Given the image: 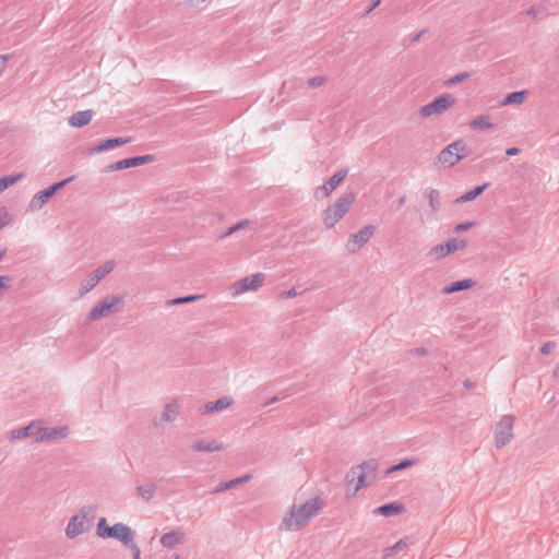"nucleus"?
Returning a JSON list of instances; mask_svg holds the SVG:
<instances>
[{"label":"nucleus","instance_id":"obj_60","mask_svg":"<svg viewBox=\"0 0 559 559\" xmlns=\"http://www.w3.org/2000/svg\"><path fill=\"white\" fill-rule=\"evenodd\" d=\"M277 400H278L277 396H273L272 399H270L269 401H266L264 403V406H269V405L275 403Z\"/></svg>","mask_w":559,"mask_h":559},{"label":"nucleus","instance_id":"obj_57","mask_svg":"<svg viewBox=\"0 0 559 559\" xmlns=\"http://www.w3.org/2000/svg\"><path fill=\"white\" fill-rule=\"evenodd\" d=\"M415 355H418V356H423V355H426L427 353V349L424 348V347H417L415 349L412 350Z\"/></svg>","mask_w":559,"mask_h":559},{"label":"nucleus","instance_id":"obj_22","mask_svg":"<svg viewBox=\"0 0 559 559\" xmlns=\"http://www.w3.org/2000/svg\"><path fill=\"white\" fill-rule=\"evenodd\" d=\"M476 285V282L472 278H464L460 281L452 282L450 285L445 286L441 293L444 295L454 294L457 292L466 290Z\"/></svg>","mask_w":559,"mask_h":559},{"label":"nucleus","instance_id":"obj_62","mask_svg":"<svg viewBox=\"0 0 559 559\" xmlns=\"http://www.w3.org/2000/svg\"><path fill=\"white\" fill-rule=\"evenodd\" d=\"M4 255H5V250L0 251V261L4 258Z\"/></svg>","mask_w":559,"mask_h":559},{"label":"nucleus","instance_id":"obj_17","mask_svg":"<svg viewBox=\"0 0 559 559\" xmlns=\"http://www.w3.org/2000/svg\"><path fill=\"white\" fill-rule=\"evenodd\" d=\"M191 450L195 452H215L224 451L225 447L217 440L207 441L205 439L197 440L192 445Z\"/></svg>","mask_w":559,"mask_h":559},{"label":"nucleus","instance_id":"obj_36","mask_svg":"<svg viewBox=\"0 0 559 559\" xmlns=\"http://www.w3.org/2000/svg\"><path fill=\"white\" fill-rule=\"evenodd\" d=\"M471 78V74L466 71L464 72H460L453 76H451L450 79H448L445 82H444V86L445 87H452L456 84H460L464 81H466L467 79Z\"/></svg>","mask_w":559,"mask_h":559},{"label":"nucleus","instance_id":"obj_37","mask_svg":"<svg viewBox=\"0 0 559 559\" xmlns=\"http://www.w3.org/2000/svg\"><path fill=\"white\" fill-rule=\"evenodd\" d=\"M429 205L435 212L439 211L441 207L440 193L436 189H432L429 192Z\"/></svg>","mask_w":559,"mask_h":559},{"label":"nucleus","instance_id":"obj_38","mask_svg":"<svg viewBox=\"0 0 559 559\" xmlns=\"http://www.w3.org/2000/svg\"><path fill=\"white\" fill-rule=\"evenodd\" d=\"M13 219V216L9 214L7 207H0V230L9 225Z\"/></svg>","mask_w":559,"mask_h":559},{"label":"nucleus","instance_id":"obj_61","mask_svg":"<svg viewBox=\"0 0 559 559\" xmlns=\"http://www.w3.org/2000/svg\"><path fill=\"white\" fill-rule=\"evenodd\" d=\"M554 374L559 378V366L554 370Z\"/></svg>","mask_w":559,"mask_h":559},{"label":"nucleus","instance_id":"obj_51","mask_svg":"<svg viewBox=\"0 0 559 559\" xmlns=\"http://www.w3.org/2000/svg\"><path fill=\"white\" fill-rule=\"evenodd\" d=\"M11 55H0V72L4 71L8 61L11 59Z\"/></svg>","mask_w":559,"mask_h":559},{"label":"nucleus","instance_id":"obj_18","mask_svg":"<svg viewBox=\"0 0 559 559\" xmlns=\"http://www.w3.org/2000/svg\"><path fill=\"white\" fill-rule=\"evenodd\" d=\"M155 160V156L152 154L147 155H141V156H133L128 157L124 159L118 160V166L121 167V169H127L131 167H138L144 164H148Z\"/></svg>","mask_w":559,"mask_h":559},{"label":"nucleus","instance_id":"obj_30","mask_svg":"<svg viewBox=\"0 0 559 559\" xmlns=\"http://www.w3.org/2000/svg\"><path fill=\"white\" fill-rule=\"evenodd\" d=\"M445 251L450 253L455 252L456 250H462L468 247V240L466 239H457L450 238L444 242Z\"/></svg>","mask_w":559,"mask_h":559},{"label":"nucleus","instance_id":"obj_8","mask_svg":"<svg viewBox=\"0 0 559 559\" xmlns=\"http://www.w3.org/2000/svg\"><path fill=\"white\" fill-rule=\"evenodd\" d=\"M514 417L504 415L495 427V442L497 449L507 445L513 438Z\"/></svg>","mask_w":559,"mask_h":559},{"label":"nucleus","instance_id":"obj_29","mask_svg":"<svg viewBox=\"0 0 559 559\" xmlns=\"http://www.w3.org/2000/svg\"><path fill=\"white\" fill-rule=\"evenodd\" d=\"M251 478V475L247 474L241 477L234 478L231 480L219 483L215 489L213 490V493H219L227 489L235 488L236 486L247 483Z\"/></svg>","mask_w":559,"mask_h":559},{"label":"nucleus","instance_id":"obj_58","mask_svg":"<svg viewBox=\"0 0 559 559\" xmlns=\"http://www.w3.org/2000/svg\"><path fill=\"white\" fill-rule=\"evenodd\" d=\"M397 471H401V469L399 468V464H394V465H391V466L388 468L386 473H388V474H391V473H393V472H397Z\"/></svg>","mask_w":559,"mask_h":559},{"label":"nucleus","instance_id":"obj_7","mask_svg":"<svg viewBox=\"0 0 559 559\" xmlns=\"http://www.w3.org/2000/svg\"><path fill=\"white\" fill-rule=\"evenodd\" d=\"M94 512L91 506L83 507L76 514H74L66 528L68 538H74L80 534H83L90 530V523L86 521V516Z\"/></svg>","mask_w":559,"mask_h":559},{"label":"nucleus","instance_id":"obj_16","mask_svg":"<svg viewBox=\"0 0 559 559\" xmlns=\"http://www.w3.org/2000/svg\"><path fill=\"white\" fill-rule=\"evenodd\" d=\"M297 507L302 512V515L306 516V520L309 521L320 512L323 507V500L320 497H316Z\"/></svg>","mask_w":559,"mask_h":559},{"label":"nucleus","instance_id":"obj_3","mask_svg":"<svg viewBox=\"0 0 559 559\" xmlns=\"http://www.w3.org/2000/svg\"><path fill=\"white\" fill-rule=\"evenodd\" d=\"M355 193H344L332 205H329L323 211L322 219L326 229L334 227V225L344 217L355 202Z\"/></svg>","mask_w":559,"mask_h":559},{"label":"nucleus","instance_id":"obj_24","mask_svg":"<svg viewBox=\"0 0 559 559\" xmlns=\"http://www.w3.org/2000/svg\"><path fill=\"white\" fill-rule=\"evenodd\" d=\"M53 197L49 187L37 192L29 202V209L36 211L41 209Z\"/></svg>","mask_w":559,"mask_h":559},{"label":"nucleus","instance_id":"obj_34","mask_svg":"<svg viewBox=\"0 0 559 559\" xmlns=\"http://www.w3.org/2000/svg\"><path fill=\"white\" fill-rule=\"evenodd\" d=\"M201 297H202L201 295H188V296L177 297L174 299H168L166 301V306L185 305V304L195 301V300L200 299Z\"/></svg>","mask_w":559,"mask_h":559},{"label":"nucleus","instance_id":"obj_48","mask_svg":"<svg viewBox=\"0 0 559 559\" xmlns=\"http://www.w3.org/2000/svg\"><path fill=\"white\" fill-rule=\"evenodd\" d=\"M556 347V344L554 342H546L542 348H540V353L543 355H548L550 354Z\"/></svg>","mask_w":559,"mask_h":559},{"label":"nucleus","instance_id":"obj_49","mask_svg":"<svg viewBox=\"0 0 559 559\" xmlns=\"http://www.w3.org/2000/svg\"><path fill=\"white\" fill-rule=\"evenodd\" d=\"M298 295L296 288H290L288 290H284L280 294V298L282 299H286V298H293V297H296Z\"/></svg>","mask_w":559,"mask_h":559},{"label":"nucleus","instance_id":"obj_41","mask_svg":"<svg viewBox=\"0 0 559 559\" xmlns=\"http://www.w3.org/2000/svg\"><path fill=\"white\" fill-rule=\"evenodd\" d=\"M430 254L435 255L437 259H441V258L447 257L449 254V252L445 251V247H444V242H443V243H439V245L435 246L430 250Z\"/></svg>","mask_w":559,"mask_h":559},{"label":"nucleus","instance_id":"obj_47","mask_svg":"<svg viewBox=\"0 0 559 559\" xmlns=\"http://www.w3.org/2000/svg\"><path fill=\"white\" fill-rule=\"evenodd\" d=\"M127 548H129L132 551L133 559H142L141 558V549L134 542H132L129 546H127Z\"/></svg>","mask_w":559,"mask_h":559},{"label":"nucleus","instance_id":"obj_45","mask_svg":"<svg viewBox=\"0 0 559 559\" xmlns=\"http://www.w3.org/2000/svg\"><path fill=\"white\" fill-rule=\"evenodd\" d=\"M475 225L474 222H462L454 227L456 233H462L471 229Z\"/></svg>","mask_w":559,"mask_h":559},{"label":"nucleus","instance_id":"obj_35","mask_svg":"<svg viewBox=\"0 0 559 559\" xmlns=\"http://www.w3.org/2000/svg\"><path fill=\"white\" fill-rule=\"evenodd\" d=\"M406 546H407L406 538H402L399 542H396L393 546L386 547L384 549V557H391V556L397 555Z\"/></svg>","mask_w":559,"mask_h":559},{"label":"nucleus","instance_id":"obj_42","mask_svg":"<svg viewBox=\"0 0 559 559\" xmlns=\"http://www.w3.org/2000/svg\"><path fill=\"white\" fill-rule=\"evenodd\" d=\"M325 81H326L325 76H313L307 81V84L310 87H318V86H321Z\"/></svg>","mask_w":559,"mask_h":559},{"label":"nucleus","instance_id":"obj_14","mask_svg":"<svg viewBox=\"0 0 559 559\" xmlns=\"http://www.w3.org/2000/svg\"><path fill=\"white\" fill-rule=\"evenodd\" d=\"M265 280L263 273H255L250 276H246L234 284L235 294H241L247 290H257L262 286Z\"/></svg>","mask_w":559,"mask_h":559},{"label":"nucleus","instance_id":"obj_15","mask_svg":"<svg viewBox=\"0 0 559 559\" xmlns=\"http://www.w3.org/2000/svg\"><path fill=\"white\" fill-rule=\"evenodd\" d=\"M132 141L131 136H117V138H110L100 141L98 144L90 148V153H100L104 151L112 150L119 146H122L124 144H128Z\"/></svg>","mask_w":559,"mask_h":559},{"label":"nucleus","instance_id":"obj_55","mask_svg":"<svg viewBox=\"0 0 559 559\" xmlns=\"http://www.w3.org/2000/svg\"><path fill=\"white\" fill-rule=\"evenodd\" d=\"M426 32L427 29H421L420 32L415 34L411 39V44L418 41Z\"/></svg>","mask_w":559,"mask_h":559},{"label":"nucleus","instance_id":"obj_26","mask_svg":"<svg viewBox=\"0 0 559 559\" xmlns=\"http://www.w3.org/2000/svg\"><path fill=\"white\" fill-rule=\"evenodd\" d=\"M490 186V182H485L480 186H476L472 190L465 192L461 197H459L455 202L456 203H466L475 200L477 197H479L488 187Z\"/></svg>","mask_w":559,"mask_h":559},{"label":"nucleus","instance_id":"obj_28","mask_svg":"<svg viewBox=\"0 0 559 559\" xmlns=\"http://www.w3.org/2000/svg\"><path fill=\"white\" fill-rule=\"evenodd\" d=\"M179 413L180 405L176 401L169 402L164 406L162 419L167 423L174 421L179 415Z\"/></svg>","mask_w":559,"mask_h":559},{"label":"nucleus","instance_id":"obj_10","mask_svg":"<svg viewBox=\"0 0 559 559\" xmlns=\"http://www.w3.org/2000/svg\"><path fill=\"white\" fill-rule=\"evenodd\" d=\"M307 522L306 516L302 515L299 508L296 504H293L284 515L280 530L296 532L299 531Z\"/></svg>","mask_w":559,"mask_h":559},{"label":"nucleus","instance_id":"obj_19","mask_svg":"<svg viewBox=\"0 0 559 559\" xmlns=\"http://www.w3.org/2000/svg\"><path fill=\"white\" fill-rule=\"evenodd\" d=\"M405 511L404 504L393 501L390 503L382 504L373 510L374 514H380L382 516L389 518L393 515L401 514Z\"/></svg>","mask_w":559,"mask_h":559},{"label":"nucleus","instance_id":"obj_12","mask_svg":"<svg viewBox=\"0 0 559 559\" xmlns=\"http://www.w3.org/2000/svg\"><path fill=\"white\" fill-rule=\"evenodd\" d=\"M348 174L347 168H341L333 176H331L322 186L318 187L314 190L316 199L326 198L330 193H332L346 178Z\"/></svg>","mask_w":559,"mask_h":559},{"label":"nucleus","instance_id":"obj_44","mask_svg":"<svg viewBox=\"0 0 559 559\" xmlns=\"http://www.w3.org/2000/svg\"><path fill=\"white\" fill-rule=\"evenodd\" d=\"M540 11H545V9L540 5H533L528 8L524 13L531 19L535 20Z\"/></svg>","mask_w":559,"mask_h":559},{"label":"nucleus","instance_id":"obj_23","mask_svg":"<svg viewBox=\"0 0 559 559\" xmlns=\"http://www.w3.org/2000/svg\"><path fill=\"white\" fill-rule=\"evenodd\" d=\"M37 427H38L37 421H32L27 426H24V427H21V428H17V429H13V430L10 431L9 439L11 441H14V440H17V439L36 436V428Z\"/></svg>","mask_w":559,"mask_h":559},{"label":"nucleus","instance_id":"obj_50","mask_svg":"<svg viewBox=\"0 0 559 559\" xmlns=\"http://www.w3.org/2000/svg\"><path fill=\"white\" fill-rule=\"evenodd\" d=\"M381 4V0H372L370 5L367 8L362 16L369 15L373 10H376Z\"/></svg>","mask_w":559,"mask_h":559},{"label":"nucleus","instance_id":"obj_54","mask_svg":"<svg viewBox=\"0 0 559 559\" xmlns=\"http://www.w3.org/2000/svg\"><path fill=\"white\" fill-rule=\"evenodd\" d=\"M117 170H122V169H121V167H119V166H118V162L112 163V164L108 165V166L105 168V171H106V173L117 171Z\"/></svg>","mask_w":559,"mask_h":559},{"label":"nucleus","instance_id":"obj_20","mask_svg":"<svg viewBox=\"0 0 559 559\" xmlns=\"http://www.w3.org/2000/svg\"><path fill=\"white\" fill-rule=\"evenodd\" d=\"M185 540V534L180 531H170L162 535L160 544L169 549H174L176 546L182 544Z\"/></svg>","mask_w":559,"mask_h":559},{"label":"nucleus","instance_id":"obj_43","mask_svg":"<svg viewBox=\"0 0 559 559\" xmlns=\"http://www.w3.org/2000/svg\"><path fill=\"white\" fill-rule=\"evenodd\" d=\"M13 278L9 275H0V292L11 287Z\"/></svg>","mask_w":559,"mask_h":559},{"label":"nucleus","instance_id":"obj_32","mask_svg":"<svg viewBox=\"0 0 559 559\" xmlns=\"http://www.w3.org/2000/svg\"><path fill=\"white\" fill-rule=\"evenodd\" d=\"M155 489L156 487L154 484H146L143 486H138L136 492L142 497L144 501L148 502L154 498Z\"/></svg>","mask_w":559,"mask_h":559},{"label":"nucleus","instance_id":"obj_40","mask_svg":"<svg viewBox=\"0 0 559 559\" xmlns=\"http://www.w3.org/2000/svg\"><path fill=\"white\" fill-rule=\"evenodd\" d=\"M74 179V176L68 177L61 181L55 182L49 186L52 194L55 195L59 190L63 189L68 183H70Z\"/></svg>","mask_w":559,"mask_h":559},{"label":"nucleus","instance_id":"obj_56","mask_svg":"<svg viewBox=\"0 0 559 559\" xmlns=\"http://www.w3.org/2000/svg\"><path fill=\"white\" fill-rule=\"evenodd\" d=\"M463 386L466 389V390H469V389H473L475 386V382H473L472 380L469 379H465L463 381Z\"/></svg>","mask_w":559,"mask_h":559},{"label":"nucleus","instance_id":"obj_31","mask_svg":"<svg viewBox=\"0 0 559 559\" xmlns=\"http://www.w3.org/2000/svg\"><path fill=\"white\" fill-rule=\"evenodd\" d=\"M489 115H480L476 117L469 123L471 128L474 130H487L493 128V124L489 121Z\"/></svg>","mask_w":559,"mask_h":559},{"label":"nucleus","instance_id":"obj_52","mask_svg":"<svg viewBox=\"0 0 559 559\" xmlns=\"http://www.w3.org/2000/svg\"><path fill=\"white\" fill-rule=\"evenodd\" d=\"M206 0H187V4L191 8H200Z\"/></svg>","mask_w":559,"mask_h":559},{"label":"nucleus","instance_id":"obj_1","mask_svg":"<svg viewBox=\"0 0 559 559\" xmlns=\"http://www.w3.org/2000/svg\"><path fill=\"white\" fill-rule=\"evenodd\" d=\"M378 461L370 459L361 464L353 466L346 475L347 486L356 483L353 495L368 486L377 477Z\"/></svg>","mask_w":559,"mask_h":559},{"label":"nucleus","instance_id":"obj_39","mask_svg":"<svg viewBox=\"0 0 559 559\" xmlns=\"http://www.w3.org/2000/svg\"><path fill=\"white\" fill-rule=\"evenodd\" d=\"M249 224V221L248 219H242L240 222H238L237 224L233 225L231 227H229L223 235H222V238H225L227 236H230L233 235L234 233L242 229L245 226H247Z\"/></svg>","mask_w":559,"mask_h":559},{"label":"nucleus","instance_id":"obj_46","mask_svg":"<svg viewBox=\"0 0 559 559\" xmlns=\"http://www.w3.org/2000/svg\"><path fill=\"white\" fill-rule=\"evenodd\" d=\"M416 462H417V460H415V459H404L401 462H399L397 464H399V468L402 471V469H405L407 467L415 465Z\"/></svg>","mask_w":559,"mask_h":559},{"label":"nucleus","instance_id":"obj_4","mask_svg":"<svg viewBox=\"0 0 559 559\" xmlns=\"http://www.w3.org/2000/svg\"><path fill=\"white\" fill-rule=\"evenodd\" d=\"M126 295H107L103 300L97 302L87 316L88 321H96L109 314L118 312L119 306L124 302Z\"/></svg>","mask_w":559,"mask_h":559},{"label":"nucleus","instance_id":"obj_27","mask_svg":"<svg viewBox=\"0 0 559 559\" xmlns=\"http://www.w3.org/2000/svg\"><path fill=\"white\" fill-rule=\"evenodd\" d=\"M527 96H528L527 90L515 91V92L509 93L502 99L501 106H508V105H513V104L520 105L526 99Z\"/></svg>","mask_w":559,"mask_h":559},{"label":"nucleus","instance_id":"obj_33","mask_svg":"<svg viewBox=\"0 0 559 559\" xmlns=\"http://www.w3.org/2000/svg\"><path fill=\"white\" fill-rule=\"evenodd\" d=\"M24 174L7 175L0 178V193L23 178Z\"/></svg>","mask_w":559,"mask_h":559},{"label":"nucleus","instance_id":"obj_9","mask_svg":"<svg viewBox=\"0 0 559 559\" xmlns=\"http://www.w3.org/2000/svg\"><path fill=\"white\" fill-rule=\"evenodd\" d=\"M115 267L114 261H107L103 265L95 269L90 276L81 283L80 295H84L92 290L99 281L109 274Z\"/></svg>","mask_w":559,"mask_h":559},{"label":"nucleus","instance_id":"obj_6","mask_svg":"<svg viewBox=\"0 0 559 559\" xmlns=\"http://www.w3.org/2000/svg\"><path fill=\"white\" fill-rule=\"evenodd\" d=\"M455 102L456 99L452 94L443 93L435 97L429 104L421 106L419 114L423 118H428L432 115H442L451 108Z\"/></svg>","mask_w":559,"mask_h":559},{"label":"nucleus","instance_id":"obj_21","mask_svg":"<svg viewBox=\"0 0 559 559\" xmlns=\"http://www.w3.org/2000/svg\"><path fill=\"white\" fill-rule=\"evenodd\" d=\"M93 115L94 111L92 109L80 110L74 112L68 121L71 127L82 128L91 122Z\"/></svg>","mask_w":559,"mask_h":559},{"label":"nucleus","instance_id":"obj_59","mask_svg":"<svg viewBox=\"0 0 559 559\" xmlns=\"http://www.w3.org/2000/svg\"><path fill=\"white\" fill-rule=\"evenodd\" d=\"M406 202V195H402L397 201V206L401 207Z\"/></svg>","mask_w":559,"mask_h":559},{"label":"nucleus","instance_id":"obj_5","mask_svg":"<svg viewBox=\"0 0 559 559\" xmlns=\"http://www.w3.org/2000/svg\"><path fill=\"white\" fill-rule=\"evenodd\" d=\"M466 150L467 145L465 142L463 140H456L438 154L437 163L445 168L452 167L467 155Z\"/></svg>","mask_w":559,"mask_h":559},{"label":"nucleus","instance_id":"obj_13","mask_svg":"<svg viewBox=\"0 0 559 559\" xmlns=\"http://www.w3.org/2000/svg\"><path fill=\"white\" fill-rule=\"evenodd\" d=\"M69 429L67 426L43 428L38 425L36 428V442H50L53 440L63 439L68 436Z\"/></svg>","mask_w":559,"mask_h":559},{"label":"nucleus","instance_id":"obj_63","mask_svg":"<svg viewBox=\"0 0 559 559\" xmlns=\"http://www.w3.org/2000/svg\"><path fill=\"white\" fill-rule=\"evenodd\" d=\"M175 559H179V556H176Z\"/></svg>","mask_w":559,"mask_h":559},{"label":"nucleus","instance_id":"obj_2","mask_svg":"<svg viewBox=\"0 0 559 559\" xmlns=\"http://www.w3.org/2000/svg\"><path fill=\"white\" fill-rule=\"evenodd\" d=\"M96 534L98 537L104 539H116L126 547L134 542L133 539L135 535L132 528L124 523H116L112 526H109L106 518L99 519L96 527Z\"/></svg>","mask_w":559,"mask_h":559},{"label":"nucleus","instance_id":"obj_11","mask_svg":"<svg viewBox=\"0 0 559 559\" xmlns=\"http://www.w3.org/2000/svg\"><path fill=\"white\" fill-rule=\"evenodd\" d=\"M376 227L373 225H367L358 233L350 235L347 240L345 248L348 253L353 254L357 252L362 246H365L372 235L374 234Z\"/></svg>","mask_w":559,"mask_h":559},{"label":"nucleus","instance_id":"obj_25","mask_svg":"<svg viewBox=\"0 0 559 559\" xmlns=\"http://www.w3.org/2000/svg\"><path fill=\"white\" fill-rule=\"evenodd\" d=\"M233 403H234V399L231 396H223L214 402H207L204 405L203 414L221 412V411L229 407Z\"/></svg>","mask_w":559,"mask_h":559},{"label":"nucleus","instance_id":"obj_53","mask_svg":"<svg viewBox=\"0 0 559 559\" xmlns=\"http://www.w3.org/2000/svg\"><path fill=\"white\" fill-rule=\"evenodd\" d=\"M520 153H521V150L519 147H515V146L509 147V148L506 150V155L507 156H515V155H518Z\"/></svg>","mask_w":559,"mask_h":559}]
</instances>
